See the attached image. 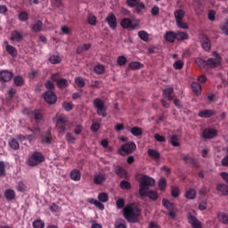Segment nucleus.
Returning <instances> with one entry per match:
<instances>
[{
    "mask_svg": "<svg viewBox=\"0 0 228 228\" xmlns=\"http://www.w3.org/2000/svg\"><path fill=\"white\" fill-rule=\"evenodd\" d=\"M147 154L150 158H152L155 161L161 159V153L158 150L148 149Z\"/></svg>",
    "mask_w": 228,
    "mask_h": 228,
    "instance_id": "20",
    "label": "nucleus"
},
{
    "mask_svg": "<svg viewBox=\"0 0 228 228\" xmlns=\"http://www.w3.org/2000/svg\"><path fill=\"white\" fill-rule=\"evenodd\" d=\"M93 106L95 108L98 117H102V118L108 117V107L102 99L95 98L93 101Z\"/></svg>",
    "mask_w": 228,
    "mask_h": 228,
    "instance_id": "2",
    "label": "nucleus"
},
{
    "mask_svg": "<svg viewBox=\"0 0 228 228\" xmlns=\"http://www.w3.org/2000/svg\"><path fill=\"white\" fill-rule=\"evenodd\" d=\"M217 218L224 225H228V213L222 212L217 216Z\"/></svg>",
    "mask_w": 228,
    "mask_h": 228,
    "instance_id": "41",
    "label": "nucleus"
},
{
    "mask_svg": "<svg viewBox=\"0 0 228 228\" xmlns=\"http://www.w3.org/2000/svg\"><path fill=\"white\" fill-rule=\"evenodd\" d=\"M134 151H136V143H134L133 141H130L122 144L118 152L120 156H128V154H133Z\"/></svg>",
    "mask_w": 228,
    "mask_h": 228,
    "instance_id": "5",
    "label": "nucleus"
},
{
    "mask_svg": "<svg viewBox=\"0 0 228 228\" xmlns=\"http://www.w3.org/2000/svg\"><path fill=\"white\" fill-rule=\"evenodd\" d=\"M105 181H106V175H104V174L100 173L98 175H94V184L101 185Z\"/></svg>",
    "mask_w": 228,
    "mask_h": 228,
    "instance_id": "30",
    "label": "nucleus"
},
{
    "mask_svg": "<svg viewBox=\"0 0 228 228\" xmlns=\"http://www.w3.org/2000/svg\"><path fill=\"white\" fill-rule=\"evenodd\" d=\"M138 183L140 193L142 191H145V190H149V187L154 186V184H156V180L147 175H143L142 177L139 178Z\"/></svg>",
    "mask_w": 228,
    "mask_h": 228,
    "instance_id": "4",
    "label": "nucleus"
},
{
    "mask_svg": "<svg viewBox=\"0 0 228 228\" xmlns=\"http://www.w3.org/2000/svg\"><path fill=\"white\" fill-rule=\"evenodd\" d=\"M45 161V156L42 151H35L30 157H28L27 160L28 167H38L40 163H44Z\"/></svg>",
    "mask_w": 228,
    "mask_h": 228,
    "instance_id": "3",
    "label": "nucleus"
},
{
    "mask_svg": "<svg viewBox=\"0 0 228 228\" xmlns=\"http://www.w3.org/2000/svg\"><path fill=\"white\" fill-rule=\"evenodd\" d=\"M42 145H51L53 143V128L48 127L41 138Z\"/></svg>",
    "mask_w": 228,
    "mask_h": 228,
    "instance_id": "16",
    "label": "nucleus"
},
{
    "mask_svg": "<svg viewBox=\"0 0 228 228\" xmlns=\"http://www.w3.org/2000/svg\"><path fill=\"white\" fill-rule=\"evenodd\" d=\"M52 6H53V8H58L61 10V12H63V2H61V0H52Z\"/></svg>",
    "mask_w": 228,
    "mask_h": 228,
    "instance_id": "49",
    "label": "nucleus"
},
{
    "mask_svg": "<svg viewBox=\"0 0 228 228\" xmlns=\"http://www.w3.org/2000/svg\"><path fill=\"white\" fill-rule=\"evenodd\" d=\"M24 39V35L22 34V32H20L19 30H14L11 33V37L10 40H12V42H15V40L17 42H20V40Z\"/></svg>",
    "mask_w": 228,
    "mask_h": 228,
    "instance_id": "22",
    "label": "nucleus"
},
{
    "mask_svg": "<svg viewBox=\"0 0 228 228\" xmlns=\"http://www.w3.org/2000/svg\"><path fill=\"white\" fill-rule=\"evenodd\" d=\"M162 206L165 208V209H167L168 213L167 214V216H170V218H175L176 213H175V204L170 202L167 198L162 199Z\"/></svg>",
    "mask_w": 228,
    "mask_h": 228,
    "instance_id": "8",
    "label": "nucleus"
},
{
    "mask_svg": "<svg viewBox=\"0 0 228 228\" xmlns=\"http://www.w3.org/2000/svg\"><path fill=\"white\" fill-rule=\"evenodd\" d=\"M174 15H175V19L177 22V21L183 20V19H184V15H186V12L183 9H177L176 11H175Z\"/></svg>",
    "mask_w": 228,
    "mask_h": 228,
    "instance_id": "35",
    "label": "nucleus"
},
{
    "mask_svg": "<svg viewBox=\"0 0 228 228\" xmlns=\"http://www.w3.org/2000/svg\"><path fill=\"white\" fill-rule=\"evenodd\" d=\"M173 92H174V87H167L166 89H163L162 95L167 101H172L174 99V96H172Z\"/></svg>",
    "mask_w": 228,
    "mask_h": 228,
    "instance_id": "28",
    "label": "nucleus"
},
{
    "mask_svg": "<svg viewBox=\"0 0 228 228\" xmlns=\"http://www.w3.org/2000/svg\"><path fill=\"white\" fill-rule=\"evenodd\" d=\"M137 35L142 42H149V33H147V31L140 30Z\"/></svg>",
    "mask_w": 228,
    "mask_h": 228,
    "instance_id": "54",
    "label": "nucleus"
},
{
    "mask_svg": "<svg viewBox=\"0 0 228 228\" xmlns=\"http://www.w3.org/2000/svg\"><path fill=\"white\" fill-rule=\"evenodd\" d=\"M216 136H218V130L216 128H205L202 132V137L205 140H213Z\"/></svg>",
    "mask_w": 228,
    "mask_h": 228,
    "instance_id": "17",
    "label": "nucleus"
},
{
    "mask_svg": "<svg viewBox=\"0 0 228 228\" xmlns=\"http://www.w3.org/2000/svg\"><path fill=\"white\" fill-rule=\"evenodd\" d=\"M142 209L134 203H128L123 210V216L129 224H138L140 222Z\"/></svg>",
    "mask_w": 228,
    "mask_h": 228,
    "instance_id": "1",
    "label": "nucleus"
},
{
    "mask_svg": "<svg viewBox=\"0 0 228 228\" xmlns=\"http://www.w3.org/2000/svg\"><path fill=\"white\" fill-rule=\"evenodd\" d=\"M199 39L204 51H211V40L205 34H200Z\"/></svg>",
    "mask_w": 228,
    "mask_h": 228,
    "instance_id": "12",
    "label": "nucleus"
},
{
    "mask_svg": "<svg viewBox=\"0 0 228 228\" xmlns=\"http://www.w3.org/2000/svg\"><path fill=\"white\" fill-rule=\"evenodd\" d=\"M48 60L52 65H58V63H61V58L60 55H51Z\"/></svg>",
    "mask_w": 228,
    "mask_h": 228,
    "instance_id": "47",
    "label": "nucleus"
},
{
    "mask_svg": "<svg viewBox=\"0 0 228 228\" xmlns=\"http://www.w3.org/2000/svg\"><path fill=\"white\" fill-rule=\"evenodd\" d=\"M98 200L103 203L108 202V200H110V196L106 192H100L98 194Z\"/></svg>",
    "mask_w": 228,
    "mask_h": 228,
    "instance_id": "56",
    "label": "nucleus"
},
{
    "mask_svg": "<svg viewBox=\"0 0 228 228\" xmlns=\"http://www.w3.org/2000/svg\"><path fill=\"white\" fill-rule=\"evenodd\" d=\"M33 228H44L45 227V223L42 219H37L32 223Z\"/></svg>",
    "mask_w": 228,
    "mask_h": 228,
    "instance_id": "57",
    "label": "nucleus"
},
{
    "mask_svg": "<svg viewBox=\"0 0 228 228\" xmlns=\"http://www.w3.org/2000/svg\"><path fill=\"white\" fill-rule=\"evenodd\" d=\"M185 199L193 200L197 198V191L194 188H189L184 193Z\"/></svg>",
    "mask_w": 228,
    "mask_h": 228,
    "instance_id": "25",
    "label": "nucleus"
},
{
    "mask_svg": "<svg viewBox=\"0 0 228 228\" xmlns=\"http://www.w3.org/2000/svg\"><path fill=\"white\" fill-rule=\"evenodd\" d=\"M126 4L129 8H134V13L138 15L145 10V4L142 0H126Z\"/></svg>",
    "mask_w": 228,
    "mask_h": 228,
    "instance_id": "7",
    "label": "nucleus"
},
{
    "mask_svg": "<svg viewBox=\"0 0 228 228\" xmlns=\"http://www.w3.org/2000/svg\"><path fill=\"white\" fill-rule=\"evenodd\" d=\"M188 38H190V36L188 35V33L183 32V31L176 32V40H178L179 42L188 40Z\"/></svg>",
    "mask_w": 228,
    "mask_h": 228,
    "instance_id": "37",
    "label": "nucleus"
},
{
    "mask_svg": "<svg viewBox=\"0 0 228 228\" xmlns=\"http://www.w3.org/2000/svg\"><path fill=\"white\" fill-rule=\"evenodd\" d=\"M216 190L222 193L224 197L228 195V184L225 183H218L216 185Z\"/></svg>",
    "mask_w": 228,
    "mask_h": 228,
    "instance_id": "34",
    "label": "nucleus"
},
{
    "mask_svg": "<svg viewBox=\"0 0 228 228\" xmlns=\"http://www.w3.org/2000/svg\"><path fill=\"white\" fill-rule=\"evenodd\" d=\"M158 186L161 191H165V190H167V178H165V176L160 177L158 182Z\"/></svg>",
    "mask_w": 228,
    "mask_h": 228,
    "instance_id": "40",
    "label": "nucleus"
},
{
    "mask_svg": "<svg viewBox=\"0 0 228 228\" xmlns=\"http://www.w3.org/2000/svg\"><path fill=\"white\" fill-rule=\"evenodd\" d=\"M221 31L228 37V19L224 21V25L221 26Z\"/></svg>",
    "mask_w": 228,
    "mask_h": 228,
    "instance_id": "64",
    "label": "nucleus"
},
{
    "mask_svg": "<svg viewBox=\"0 0 228 228\" xmlns=\"http://www.w3.org/2000/svg\"><path fill=\"white\" fill-rule=\"evenodd\" d=\"M173 67L175 70H181L184 67V61L178 60L174 62Z\"/></svg>",
    "mask_w": 228,
    "mask_h": 228,
    "instance_id": "59",
    "label": "nucleus"
},
{
    "mask_svg": "<svg viewBox=\"0 0 228 228\" xmlns=\"http://www.w3.org/2000/svg\"><path fill=\"white\" fill-rule=\"evenodd\" d=\"M9 147H11V149H12L13 151H19V142H17V139L12 138L10 142H9Z\"/></svg>",
    "mask_w": 228,
    "mask_h": 228,
    "instance_id": "58",
    "label": "nucleus"
},
{
    "mask_svg": "<svg viewBox=\"0 0 228 228\" xmlns=\"http://www.w3.org/2000/svg\"><path fill=\"white\" fill-rule=\"evenodd\" d=\"M92 48V45L90 43H84L81 45H78L76 53L77 54H82L83 53H86V51H89Z\"/></svg>",
    "mask_w": 228,
    "mask_h": 228,
    "instance_id": "23",
    "label": "nucleus"
},
{
    "mask_svg": "<svg viewBox=\"0 0 228 228\" xmlns=\"http://www.w3.org/2000/svg\"><path fill=\"white\" fill-rule=\"evenodd\" d=\"M116 208L118 209H124L126 208V200H124V198H118L116 201Z\"/></svg>",
    "mask_w": 228,
    "mask_h": 228,
    "instance_id": "52",
    "label": "nucleus"
},
{
    "mask_svg": "<svg viewBox=\"0 0 228 228\" xmlns=\"http://www.w3.org/2000/svg\"><path fill=\"white\" fill-rule=\"evenodd\" d=\"M130 133L131 134H133V136H142L143 131L142 130V128L140 126H134L132 128H130Z\"/></svg>",
    "mask_w": 228,
    "mask_h": 228,
    "instance_id": "39",
    "label": "nucleus"
},
{
    "mask_svg": "<svg viewBox=\"0 0 228 228\" xmlns=\"http://www.w3.org/2000/svg\"><path fill=\"white\" fill-rule=\"evenodd\" d=\"M43 26L44 23L42 22V20H38L37 23L30 25V29L31 31H33V33H40V31H42Z\"/></svg>",
    "mask_w": 228,
    "mask_h": 228,
    "instance_id": "27",
    "label": "nucleus"
},
{
    "mask_svg": "<svg viewBox=\"0 0 228 228\" xmlns=\"http://www.w3.org/2000/svg\"><path fill=\"white\" fill-rule=\"evenodd\" d=\"M43 99L46 104H49L50 106H53V104H56L58 102V95H56V93L54 91H45L43 94Z\"/></svg>",
    "mask_w": 228,
    "mask_h": 228,
    "instance_id": "9",
    "label": "nucleus"
},
{
    "mask_svg": "<svg viewBox=\"0 0 228 228\" xmlns=\"http://www.w3.org/2000/svg\"><path fill=\"white\" fill-rule=\"evenodd\" d=\"M120 27L123 29H132L134 30L135 28H138V23H133V20L130 18H123L120 20Z\"/></svg>",
    "mask_w": 228,
    "mask_h": 228,
    "instance_id": "11",
    "label": "nucleus"
},
{
    "mask_svg": "<svg viewBox=\"0 0 228 228\" xmlns=\"http://www.w3.org/2000/svg\"><path fill=\"white\" fill-rule=\"evenodd\" d=\"M140 197H142V199H145L146 197H148V199H150V200H158V199H159V194L158 193L157 191L154 190H145L144 191H141L139 192Z\"/></svg>",
    "mask_w": 228,
    "mask_h": 228,
    "instance_id": "10",
    "label": "nucleus"
},
{
    "mask_svg": "<svg viewBox=\"0 0 228 228\" xmlns=\"http://www.w3.org/2000/svg\"><path fill=\"white\" fill-rule=\"evenodd\" d=\"M105 22L109 25V28L112 29V31H115L117 29V16L113 12H109L107 17L105 18Z\"/></svg>",
    "mask_w": 228,
    "mask_h": 228,
    "instance_id": "14",
    "label": "nucleus"
},
{
    "mask_svg": "<svg viewBox=\"0 0 228 228\" xmlns=\"http://www.w3.org/2000/svg\"><path fill=\"white\" fill-rule=\"evenodd\" d=\"M191 90L195 94V95L199 96L202 94V86L199 82L191 83Z\"/></svg>",
    "mask_w": 228,
    "mask_h": 228,
    "instance_id": "26",
    "label": "nucleus"
},
{
    "mask_svg": "<svg viewBox=\"0 0 228 228\" xmlns=\"http://www.w3.org/2000/svg\"><path fill=\"white\" fill-rule=\"evenodd\" d=\"M87 22L91 26H96L97 25V18L95 17V15L88 16Z\"/></svg>",
    "mask_w": 228,
    "mask_h": 228,
    "instance_id": "63",
    "label": "nucleus"
},
{
    "mask_svg": "<svg viewBox=\"0 0 228 228\" xmlns=\"http://www.w3.org/2000/svg\"><path fill=\"white\" fill-rule=\"evenodd\" d=\"M195 62L198 65V67H200V69H206V67H208V61L200 57L196 58Z\"/></svg>",
    "mask_w": 228,
    "mask_h": 228,
    "instance_id": "43",
    "label": "nucleus"
},
{
    "mask_svg": "<svg viewBox=\"0 0 228 228\" xmlns=\"http://www.w3.org/2000/svg\"><path fill=\"white\" fill-rule=\"evenodd\" d=\"M187 220L188 224H190L192 228H202V223L200 220H199V218H197V216H193L191 212L187 214Z\"/></svg>",
    "mask_w": 228,
    "mask_h": 228,
    "instance_id": "15",
    "label": "nucleus"
},
{
    "mask_svg": "<svg viewBox=\"0 0 228 228\" xmlns=\"http://www.w3.org/2000/svg\"><path fill=\"white\" fill-rule=\"evenodd\" d=\"M211 58H208L207 60L208 67H210V69H216V67H220L222 65V55L218 53V52L214 51L212 53Z\"/></svg>",
    "mask_w": 228,
    "mask_h": 228,
    "instance_id": "6",
    "label": "nucleus"
},
{
    "mask_svg": "<svg viewBox=\"0 0 228 228\" xmlns=\"http://www.w3.org/2000/svg\"><path fill=\"white\" fill-rule=\"evenodd\" d=\"M4 195L6 199V200H15V191H13L12 189H7L4 191Z\"/></svg>",
    "mask_w": 228,
    "mask_h": 228,
    "instance_id": "36",
    "label": "nucleus"
},
{
    "mask_svg": "<svg viewBox=\"0 0 228 228\" xmlns=\"http://www.w3.org/2000/svg\"><path fill=\"white\" fill-rule=\"evenodd\" d=\"M126 63H127V57H126V55H119L117 58V64L119 67H124V65H126Z\"/></svg>",
    "mask_w": 228,
    "mask_h": 228,
    "instance_id": "55",
    "label": "nucleus"
},
{
    "mask_svg": "<svg viewBox=\"0 0 228 228\" xmlns=\"http://www.w3.org/2000/svg\"><path fill=\"white\" fill-rule=\"evenodd\" d=\"M34 118L37 124H40L44 118V115L42 114V110L40 109H35L33 110Z\"/></svg>",
    "mask_w": 228,
    "mask_h": 228,
    "instance_id": "31",
    "label": "nucleus"
},
{
    "mask_svg": "<svg viewBox=\"0 0 228 228\" xmlns=\"http://www.w3.org/2000/svg\"><path fill=\"white\" fill-rule=\"evenodd\" d=\"M13 84L15 86H22L24 85V77L20 75H17L13 77Z\"/></svg>",
    "mask_w": 228,
    "mask_h": 228,
    "instance_id": "42",
    "label": "nucleus"
},
{
    "mask_svg": "<svg viewBox=\"0 0 228 228\" xmlns=\"http://www.w3.org/2000/svg\"><path fill=\"white\" fill-rule=\"evenodd\" d=\"M181 195V189L177 186H171V197L177 199Z\"/></svg>",
    "mask_w": 228,
    "mask_h": 228,
    "instance_id": "50",
    "label": "nucleus"
},
{
    "mask_svg": "<svg viewBox=\"0 0 228 228\" xmlns=\"http://www.w3.org/2000/svg\"><path fill=\"white\" fill-rule=\"evenodd\" d=\"M128 67H129L130 70H140V69H143L144 65H143V63H142L140 61H131L128 64Z\"/></svg>",
    "mask_w": 228,
    "mask_h": 228,
    "instance_id": "33",
    "label": "nucleus"
},
{
    "mask_svg": "<svg viewBox=\"0 0 228 228\" xmlns=\"http://www.w3.org/2000/svg\"><path fill=\"white\" fill-rule=\"evenodd\" d=\"M66 142H68V143H76V137H74L72 133L66 134Z\"/></svg>",
    "mask_w": 228,
    "mask_h": 228,
    "instance_id": "62",
    "label": "nucleus"
},
{
    "mask_svg": "<svg viewBox=\"0 0 228 228\" xmlns=\"http://www.w3.org/2000/svg\"><path fill=\"white\" fill-rule=\"evenodd\" d=\"M62 108L65 111H72V110H74V105H72V102H63Z\"/></svg>",
    "mask_w": 228,
    "mask_h": 228,
    "instance_id": "60",
    "label": "nucleus"
},
{
    "mask_svg": "<svg viewBox=\"0 0 228 228\" xmlns=\"http://www.w3.org/2000/svg\"><path fill=\"white\" fill-rule=\"evenodd\" d=\"M94 70V73L97 74L98 76H102V74H104V72H106V69L102 64L96 65Z\"/></svg>",
    "mask_w": 228,
    "mask_h": 228,
    "instance_id": "45",
    "label": "nucleus"
},
{
    "mask_svg": "<svg viewBox=\"0 0 228 228\" xmlns=\"http://www.w3.org/2000/svg\"><path fill=\"white\" fill-rule=\"evenodd\" d=\"M176 26L180 29H189V28H190V26H188L187 23L183 21V20H180L176 21Z\"/></svg>",
    "mask_w": 228,
    "mask_h": 228,
    "instance_id": "61",
    "label": "nucleus"
},
{
    "mask_svg": "<svg viewBox=\"0 0 228 228\" xmlns=\"http://www.w3.org/2000/svg\"><path fill=\"white\" fill-rule=\"evenodd\" d=\"M13 79V72L9 69L0 70V83H10Z\"/></svg>",
    "mask_w": 228,
    "mask_h": 228,
    "instance_id": "13",
    "label": "nucleus"
},
{
    "mask_svg": "<svg viewBox=\"0 0 228 228\" xmlns=\"http://www.w3.org/2000/svg\"><path fill=\"white\" fill-rule=\"evenodd\" d=\"M115 174H116V175H118V177L127 178V175H129V174L127 173V170H126L124 167H122V166L115 167Z\"/></svg>",
    "mask_w": 228,
    "mask_h": 228,
    "instance_id": "24",
    "label": "nucleus"
},
{
    "mask_svg": "<svg viewBox=\"0 0 228 228\" xmlns=\"http://www.w3.org/2000/svg\"><path fill=\"white\" fill-rule=\"evenodd\" d=\"M69 177L72 181H81V171H79V169H72Z\"/></svg>",
    "mask_w": 228,
    "mask_h": 228,
    "instance_id": "29",
    "label": "nucleus"
},
{
    "mask_svg": "<svg viewBox=\"0 0 228 228\" xmlns=\"http://www.w3.org/2000/svg\"><path fill=\"white\" fill-rule=\"evenodd\" d=\"M193 6L196 13L198 15H201V13L204 12V4L200 0H194L193 1Z\"/></svg>",
    "mask_w": 228,
    "mask_h": 228,
    "instance_id": "21",
    "label": "nucleus"
},
{
    "mask_svg": "<svg viewBox=\"0 0 228 228\" xmlns=\"http://www.w3.org/2000/svg\"><path fill=\"white\" fill-rule=\"evenodd\" d=\"M19 20L26 22L29 19V14L26 11H21L18 15Z\"/></svg>",
    "mask_w": 228,
    "mask_h": 228,
    "instance_id": "51",
    "label": "nucleus"
},
{
    "mask_svg": "<svg viewBox=\"0 0 228 228\" xmlns=\"http://www.w3.org/2000/svg\"><path fill=\"white\" fill-rule=\"evenodd\" d=\"M119 188H120L121 190H131L132 185H131V183H129V181H127V180H122V181L119 183Z\"/></svg>",
    "mask_w": 228,
    "mask_h": 228,
    "instance_id": "53",
    "label": "nucleus"
},
{
    "mask_svg": "<svg viewBox=\"0 0 228 228\" xmlns=\"http://www.w3.org/2000/svg\"><path fill=\"white\" fill-rule=\"evenodd\" d=\"M169 142L171 143V145L173 147H179V145H181L179 143V138H178L177 134L171 135L170 139H169Z\"/></svg>",
    "mask_w": 228,
    "mask_h": 228,
    "instance_id": "48",
    "label": "nucleus"
},
{
    "mask_svg": "<svg viewBox=\"0 0 228 228\" xmlns=\"http://www.w3.org/2000/svg\"><path fill=\"white\" fill-rule=\"evenodd\" d=\"M57 86L60 90H63L69 86V80L67 78H60L57 80Z\"/></svg>",
    "mask_w": 228,
    "mask_h": 228,
    "instance_id": "38",
    "label": "nucleus"
},
{
    "mask_svg": "<svg viewBox=\"0 0 228 228\" xmlns=\"http://www.w3.org/2000/svg\"><path fill=\"white\" fill-rule=\"evenodd\" d=\"M215 115H216V112L214 110L209 109H205L198 113L200 118H211V117H215Z\"/></svg>",
    "mask_w": 228,
    "mask_h": 228,
    "instance_id": "18",
    "label": "nucleus"
},
{
    "mask_svg": "<svg viewBox=\"0 0 228 228\" xmlns=\"http://www.w3.org/2000/svg\"><path fill=\"white\" fill-rule=\"evenodd\" d=\"M75 84L77 85V86H78V88H83L86 86V82L85 81V78H83V77H75Z\"/></svg>",
    "mask_w": 228,
    "mask_h": 228,
    "instance_id": "46",
    "label": "nucleus"
},
{
    "mask_svg": "<svg viewBox=\"0 0 228 228\" xmlns=\"http://www.w3.org/2000/svg\"><path fill=\"white\" fill-rule=\"evenodd\" d=\"M177 38V34L174 30L167 31L164 35V40L169 44H174Z\"/></svg>",
    "mask_w": 228,
    "mask_h": 228,
    "instance_id": "19",
    "label": "nucleus"
},
{
    "mask_svg": "<svg viewBox=\"0 0 228 228\" xmlns=\"http://www.w3.org/2000/svg\"><path fill=\"white\" fill-rule=\"evenodd\" d=\"M45 88L46 89V92H54V90H56L54 83L51 80H46L45 83Z\"/></svg>",
    "mask_w": 228,
    "mask_h": 228,
    "instance_id": "44",
    "label": "nucleus"
},
{
    "mask_svg": "<svg viewBox=\"0 0 228 228\" xmlns=\"http://www.w3.org/2000/svg\"><path fill=\"white\" fill-rule=\"evenodd\" d=\"M5 51L8 53V54H10V56H12V58H17V48H15V46L12 45H5Z\"/></svg>",
    "mask_w": 228,
    "mask_h": 228,
    "instance_id": "32",
    "label": "nucleus"
}]
</instances>
